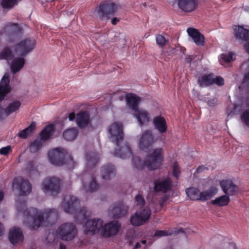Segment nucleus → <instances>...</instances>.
Listing matches in <instances>:
<instances>
[{"label":"nucleus","mask_w":249,"mask_h":249,"mask_svg":"<svg viewBox=\"0 0 249 249\" xmlns=\"http://www.w3.org/2000/svg\"><path fill=\"white\" fill-rule=\"evenodd\" d=\"M57 219V213L55 210H46L44 212L31 208L26 215L24 224L31 229L36 230L40 226L52 225Z\"/></svg>","instance_id":"f257e3e1"},{"label":"nucleus","mask_w":249,"mask_h":249,"mask_svg":"<svg viewBox=\"0 0 249 249\" xmlns=\"http://www.w3.org/2000/svg\"><path fill=\"white\" fill-rule=\"evenodd\" d=\"M107 133L109 140L119 147L114 152L115 155L122 159L130 157L132 152L127 143H123L120 147L124 138L122 124L120 122L112 123L107 127Z\"/></svg>","instance_id":"f03ea898"},{"label":"nucleus","mask_w":249,"mask_h":249,"mask_svg":"<svg viewBox=\"0 0 249 249\" xmlns=\"http://www.w3.org/2000/svg\"><path fill=\"white\" fill-rule=\"evenodd\" d=\"M36 40L34 39L26 38L21 41V45L15 50V56L10 60V69L15 73L19 71L25 64V57L35 47Z\"/></svg>","instance_id":"7ed1b4c3"},{"label":"nucleus","mask_w":249,"mask_h":249,"mask_svg":"<svg viewBox=\"0 0 249 249\" xmlns=\"http://www.w3.org/2000/svg\"><path fill=\"white\" fill-rule=\"evenodd\" d=\"M163 159L162 149L158 148L153 150L144 162H142L139 157H133L132 165L137 169H141L145 166L148 170H154L161 165Z\"/></svg>","instance_id":"20e7f679"},{"label":"nucleus","mask_w":249,"mask_h":249,"mask_svg":"<svg viewBox=\"0 0 249 249\" xmlns=\"http://www.w3.org/2000/svg\"><path fill=\"white\" fill-rule=\"evenodd\" d=\"M79 205V201L74 196H67L65 197L62 203L64 211L67 213L74 212L75 217L78 220H82L87 217L89 212L86 208H82L80 211H76V209Z\"/></svg>","instance_id":"39448f33"},{"label":"nucleus","mask_w":249,"mask_h":249,"mask_svg":"<svg viewBox=\"0 0 249 249\" xmlns=\"http://www.w3.org/2000/svg\"><path fill=\"white\" fill-rule=\"evenodd\" d=\"M65 153L63 149L54 148L49 152V160L52 164L56 166H61L66 163L70 168L73 167L74 162L71 157H69L66 162L64 161V159H66Z\"/></svg>","instance_id":"423d86ee"},{"label":"nucleus","mask_w":249,"mask_h":249,"mask_svg":"<svg viewBox=\"0 0 249 249\" xmlns=\"http://www.w3.org/2000/svg\"><path fill=\"white\" fill-rule=\"evenodd\" d=\"M151 213L148 206L140 208L130 218V223L134 226H140L148 221Z\"/></svg>","instance_id":"0eeeda50"},{"label":"nucleus","mask_w":249,"mask_h":249,"mask_svg":"<svg viewBox=\"0 0 249 249\" xmlns=\"http://www.w3.org/2000/svg\"><path fill=\"white\" fill-rule=\"evenodd\" d=\"M56 234L62 240L70 241L76 236L77 230L73 224L64 223L58 227L56 231Z\"/></svg>","instance_id":"6e6552de"},{"label":"nucleus","mask_w":249,"mask_h":249,"mask_svg":"<svg viewBox=\"0 0 249 249\" xmlns=\"http://www.w3.org/2000/svg\"><path fill=\"white\" fill-rule=\"evenodd\" d=\"M60 180L56 177L48 178L42 184V189L46 194L54 196L59 193L60 189Z\"/></svg>","instance_id":"1a4fd4ad"},{"label":"nucleus","mask_w":249,"mask_h":249,"mask_svg":"<svg viewBox=\"0 0 249 249\" xmlns=\"http://www.w3.org/2000/svg\"><path fill=\"white\" fill-rule=\"evenodd\" d=\"M119 7V5L116 3L108 2L96 8L94 14L96 17L102 19L110 15H113L117 12Z\"/></svg>","instance_id":"9d476101"},{"label":"nucleus","mask_w":249,"mask_h":249,"mask_svg":"<svg viewBox=\"0 0 249 249\" xmlns=\"http://www.w3.org/2000/svg\"><path fill=\"white\" fill-rule=\"evenodd\" d=\"M103 220L99 218L88 220L83 226V231L86 234L92 235L101 232Z\"/></svg>","instance_id":"9b49d317"},{"label":"nucleus","mask_w":249,"mask_h":249,"mask_svg":"<svg viewBox=\"0 0 249 249\" xmlns=\"http://www.w3.org/2000/svg\"><path fill=\"white\" fill-rule=\"evenodd\" d=\"M13 187L14 190L17 191L20 196L28 195L32 189L29 181L22 178H18L14 180Z\"/></svg>","instance_id":"f8f14e48"},{"label":"nucleus","mask_w":249,"mask_h":249,"mask_svg":"<svg viewBox=\"0 0 249 249\" xmlns=\"http://www.w3.org/2000/svg\"><path fill=\"white\" fill-rule=\"evenodd\" d=\"M156 141L152 131L146 130L142 134L139 139V146L140 149L144 150L151 147Z\"/></svg>","instance_id":"ddd939ff"},{"label":"nucleus","mask_w":249,"mask_h":249,"mask_svg":"<svg viewBox=\"0 0 249 249\" xmlns=\"http://www.w3.org/2000/svg\"><path fill=\"white\" fill-rule=\"evenodd\" d=\"M220 185L223 192L229 196L236 195L239 192L238 187L230 179H224L220 182Z\"/></svg>","instance_id":"4468645a"},{"label":"nucleus","mask_w":249,"mask_h":249,"mask_svg":"<svg viewBox=\"0 0 249 249\" xmlns=\"http://www.w3.org/2000/svg\"><path fill=\"white\" fill-rule=\"evenodd\" d=\"M120 224L117 221L111 222L106 224L103 223L101 234L104 237H110L115 235L118 231Z\"/></svg>","instance_id":"2eb2a0df"},{"label":"nucleus","mask_w":249,"mask_h":249,"mask_svg":"<svg viewBox=\"0 0 249 249\" xmlns=\"http://www.w3.org/2000/svg\"><path fill=\"white\" fill-rule=\"evenodd\" d=\"M75 118L77 124L81 128L86 127L89 123V115L87 112H80L76 117L74 112L71 113L69 115L70 121H73Z\"/></svg>","instance_id":"dca6fc26"},{"label":"nucleus","mask_w":249,"mask_h":249,"mask_svg":"<svg viewBox=\"0 0 249 249\" xmlns=\"http://www.w3.org/2000/svg\"><path fill=\"white\" fill-rule=\"evenodd\" d=\"M9 242L13 246H18L23 241V235L20 229L14 227L10 229L9 232Z\"/></svg>","instance_id":"f3484780"},{"label":"nucleus","mask_w":249,"mask_h":249,"mask_svg":"<svg viewBox=\"0 0 249 249\" xmlns=\"http://www.w3.org/2000/svg\"><path fill=\"white\" fill-rule=\"evenodd\" d=\"M134 112V116L141 126L146 125L150 122V116L146 110L138 108Z\"/></svg>","instance_id":"a211bd4d"},{"label":"nucleus","mask_w":249,"mask_h":249,"mask_svg":"<svg viewBox=\"0 0 249 249\" xmlns=\"http://www.w3.org/2000/svg\"><path fill=\"white\" fill-rule=\"evenodd\" d=\"M172 181L170 178L159 179L155 182L154 188L157 192L165 193L171 189Z\"/></svg>","instance_id":"6ab92c4d"},{"label":"nucleus","mask_w":249,"mask_h":249,"mask_svg":"<svg viewBox=\"0 0 249 249\" xmlns=\"http://www.w3.org/2000/svg\"><path fill=\"white\" fill-rule=\"evenodd\" d=\"M21 45V41L12 47H5L0 52V59L10 61L15 56V50Z\"/></svg>","instance_id":"aec40b11"},{"label":"nucleus","mask_w":249,"mask_h":249,"mask_svg":"<svg viewBox=\"0 0 249 249\" xmlns=\"http://www.w3.org/2000/svg\"><path fill=\"white\" fill-rule=\"evenodd\" d=\"M189 36L197 46H203L204 43V36L198 31L193 28L187 29Z\"/></svg>","instance_id":"412c9836"},{"label":"nucleus","mask_w":249,"mask_h":249,"mask_svg":"<svg viewBox=\"0 0 249 249\" xmlns=\"http://www.w3.org/2000/svg\"><path fill=\"white\" fill-rule=\"evenodd\" d=\"M9 83V74L6 73L0 82V101H2L6 94L10 91Z\"/></svg>","instance_id":"4be33fe9"},{"label":"nucleus","mask_w":249,"mask_h":249,"mask_svg":"<svg viewBox=\"0 0 249 249\" xmlns=\"http://www.w3.org/2000/svg\"><path fill=\"white\" fill-rule=\"evenodd\" d=\"M234 35L235 38L242 41H247L249 39V30L242 26H234Z\"/></svg>","instance_id":"5701e85b"},{"label":"nucleus","mask_w":249,"mask_h":249,"mask_svg":"<svg viewBox=\"0 0 249 249\" xmlns=\"http://www.w3.org/2000/svg\"><path fill=\"white\" fill-rule=\"evenodd\" d=\"M178 2L179 7L186 12L194 10L197 5L196 0H176Z\"/></svg>","instance_id":"b1692460"},{"label":"nucleus","mask_w":249,"mask_h":249,"mask_svg":"<svg viewBox=\"0 0 249 249\" xmlns=\"http://www.w3.org/2000/svg\"><path fill=\"white\" fill-rule=\"evenodd\" d=\"M86 179L87 181L83 182L82 190L86 192H92L97 190L99 186L94 178L89 177V175H86Z\"/></svg>","instance_id":"393cba45"},{"label":"nucleus","mask_w":249,"mask_h":249,"mask_svg":"<svg viewBox=\"0 0 249 249\" xmlns=\"http://www.w3.org/2000/svg\"><path fill=\"white\" fill-rule=\"evenodd\" d=\"M125 100L127 106L133 111L138 109V104L141 101L140 98L135 94L129 93L125 95Z\"/></svg>","instance_id":"a878e982"},{"label":"nucleus","mask_w":249,"mask_h":249,"mask_svg":"<svg viewBox=\"0 0 249 249\" xmlns=\"http://www.w3.org/2000/svg\"><path fill=\"white\" fill-rule=\"evenodd\" d=\"M153 124L155 128L158 130L160 133H163L166 131L167 126L166 121L163 117L157 116L153 120Z\"/></svg>","instance_id":"bb28decb"},{"label":"nucleus","mask_w":249,"mask_h":249,"mask_svg":"<svg viewBox=\"0 0 249 249\" xmlns=\"http://www.w3.org/2000/svg\"><path fill=\"white\" fill-rule=\"evenodd\" d=\"M128 207L123 203H120L113 206L112 212L114 216L121 217L124 215L127 212Z\"/></svg>","instance_id":"cd10ccee"},{"label":"nucleus","mask_w":249,"mask_h":249,"mask_svg":"<svg viewBox=\"0 0 249 249\" xmlns=\"http://www.w3.org/2000/svg\"><path fill=\"white\" fill-rule=\"evenodd\" d=\"M101 173L103 178L104 179H109L114 177L115 169L114 167L111 164L106 165L102 168Z\"/></svg>","instance_id":"c85d7f7f"},{"label":"nucleus","mask_w":249,"mask_h":249,"mask_svg":"<svg viewBox=\"0 0 249 249\" xmlns=\"http://www.w3.org/2000/svg\"><path fill=\"white\" fill-rule=\"evenodd\" d=\"M85 159L86 165L89 167H92L97 163L98 157L96 153L89 152L86 154Z\"/></svg>","instance_id":"c756f323"},{"label":"nucleus","mask_w":249,"mask_h":249,"mask_svg":"<svg viewBox=\"0 0 249 249\" xmlns=\"http://www.w3.org/2000/svg\"><path fill=\"white\" fill-rule=\"evenodd\" d=\"M218 188L215 186H212L208 190L200 192L199 199L200 200H206L210 199L213 196L216 194Z\"/></svg>","instance_id":"7c9ffc66"},{"label":"nucleus","mask_w":249,"mask_h":249,"mask_svg":"<svg viewBox=\"0 0 249 249\" xmlns=\"http://www.w3.org/2000/svg\"><path fill=\"white\" fill-rule=\"evenodd\" d=\"M54 130L53 125H49L47 126L41 132L40 139L42 141H46L52 135Z\"/></svg>","instance_id":"2f4dec72"},{"label":"nucleus","mask_w":249,"mask_h":249,"mask_svg":"<svg viewBox=\"0 0 249 249\" xmlns=\"http://www.w3.org/2000/svg\"><path fill=\"white\" fill-rule=\"evenodd\" d=\"M230 200L229 196L225 194V195L216 197L212 201V203L213 205L222 207L228 205Z\"/></svg>","instance_id":"473e14b6"},{"label":"nucleus","mask_w":249,"mask_h":249,"mask_svg":"<svg viewBox=\"0 0 249 249\" xmlns=\"http://www.w3.org/2000/svg\"><path fill=\"white\" fill-rule=\"evenodd\" d=\"M213 81L214 75L213 73L203 75L201 79L198 80L200 85L201 86H208L213 84Z\"/></svg>","instance_id":"72a5a7b5"},{"label":"nucleus","mask_w":249,"mask_h":249,"mask_svg":"<svg viewBox=\"0 0 249 249\" xmlns=\"http://www.w3.org/2000/svg\"><path fill=\"white\" fill-rule=\"evenodd\" d=\"M78 134V130L75 128L68 129L63 133V137L65 140L70 141L75 139Z\"/></svg>","instance_id":"f704fd0d"},{"label":"nucleus","mask_w":249,"mask_h":249,"mask_svg":"<svg viewBox=\"0 0 249 249\" xmlns=\"http://www.w3.org/2000/svg\"><path fill=\"white\" fill-rule=\"evenodd\" d=\"M186 194L188 197L193 200H200V192L197 188L191 187L186 189Z\"/></svg>","instance_id":"c9c22d12"},{"label":"nucleus","mask_w":249,"mask_h":249,"mask_svg":"<svg viewBox=\"0 0 249 249\" xmlns=\"http://www.w3.org/2000/svg\"><path fill=\"white\" fill-rule=\"evenodd\" d=\"M36 125V124L35 122L32 123L29 127L19 133V137L22 138H26L35 130Z\"/></svg>","instance_id":"e433bc0d"},{"label":"nucleus","mask_w":249,"mask_h":249,"mask_svg":"<svg viewBox=\"0 0 249 249\" xmlns=\"http://www.w3.org/2000/svg\"><path fill=\"white\" fill-rule=\"evenodd\" d=\"M235 59V54L232 53H229L228 54H222L220 55L219 61L222 65L224 63H229Z\"/></svg>","instance_id":"4c0bfd02"},{"label":"nucleus","mask_w":249,"mask_h":249,"mask_svg":"<svg viewBox=\"0 0 249 249\" xmlns=\"http://www.w3.org/2000/svg\"><path fill=\"white\" fill-rule=\"evenodd\" d=\"M20 105L21 104L18 101L11 103L5 110L6 116L18 109Z\"/></svg>","instance_id":"58836bf2"},{"label":"nucleus","mask_w":249,"mask_h":249,"mask_svg":"<svg viewBox=\"0 0 249 249\" xmlns=\"http://www.w3.org/2000/svg\"><path fill=\"white\" fill-rule=\"evenodd\" d=\"M42 145V141L39 139H36L30 146L29 149L31 152H37Z\"/></svg>","instance_id":"ea45409f"},{"label":"nucleus","mask_w":249,"mask_h":249,"mask_svg":"<svg viewBox=\"0 0 249 249\" xmlns=\"http://www.w3.org/2000/svg\"><path fill=\"white\" fill-rule=\"evenodd\" d=\"M18 3V0H1V5L4 9H10Z\"/></svg>","instance_id":"a19ab883"},{"label":"nucleus","mask_w":249,"mask_h":249,"mask_svg":"<svg viewBox=\"0 0 249 249\" xmlns=\"http://www.w3.org/2000/svg\"><path fill=\"white\" fill-rule=\"evenodd\" d=\"M156 41L157 45L160 47H163L168 44V40L161 35H157L156 36Z\"/></svg>","instance_id":"79ce46f5"},{"label":"nucleus","mask_w":249,"mask_h":249,"mask_svg":"<svg viewBox=\"0 0 249 249\" xmlns=\"http://www.w3.org/2000/svg\"><path fill=\"white\" fill-rule=\"evenodd\" d=\"M18 29V25L17 24L8 23L5 27L6 32H16Z\"/></svg>","instance_id":"37998d69"},{"label":"nucleus","mask_w":249,"mask_h":249,"mask_svg":"<svg viewBox=\"0 0 249 249\" xmlns=\"http://www.w3.org/2000/svg\"><path fill=\"white\" fill-rule=\"evenodd\" d=\"M144 204L143 198L140 195L136 196L135 199V205L137 206H140V208L143 207Z\"/></svg>","instance_id":"c03bdc74"},{"label":"nucleus","mask_w":249,"mask_h":249,"mask_svg":"<svg viewBox=\"0 0 249 249\" xmlns=\"http://www.w3.org/2000/svg\"><path fill=\"white\" fill-rule=\"evenodd\" d=\"M242 121L248 126H249V110L245 111L241 116Z\"/></svg>","instance_id":"a18cd8bd"},{"label":"nucleus","mask_w":249,"mask_h":249,"mask_svg":"<svg viewBox=\"0 0 249 249\" xmlns=\"http://www.w3.org/2000/svg\"><path fill=\"white\" fill-rule=\"evenodd\" d=\"M213 84H215L218 86H222L224 84L223 78L219 76L214 77Z\"/></svg>","instance_id":"49530a36"},{"label":"nucleus","mask_w":249,"mask_h":249,"mask_svg":"<svg viewBox=\"0 0 249 249\" xmlns=\"http://www.w3.org/2000/svg\"><path fill=\"white\" fill-rule=\"evenodd\" d=\"M171 233L165 231H156L154 234L155 236L160 237L164 236H166L170 234Z\"/></svg>","instance_id":"de8ad7c7"},{"label":"nucleus","mask_w":249,"mask_h":249,"mask_svg":"<svg viewBox=\"0 0 249 249\" xmlns=\"http://www.w3.org/2000/svg\"><path fill=\"white\" fill-rule=\"evenodd\" d=\"M179 174L180 171L178 165L177 163H175L173 167V174L176 178H178L179 175Z\"/></svg>","instance_id":"09e8293b"},{"label":"nucleus","mask_w":249,"mask_h":249,"mask_svg":"<svg viewBox=\"0 0 249 249\" xmlns=\"http://www.w3.org/2000/svg\"><path fill=\"white\" fill-rule=\"evenodd\" d=\"M11 148L9 146L4 147L0 149V154L1 155H6L10 151Z\"/></svg>","instance_id":"8fccbe9b"},{"label":"nucleus","mask_w":249,"mask_h":249,"mask_svg":"<svg viewBox=\"0 0 249 249\" xmlns=\"http://www.w3.org/2000/svg\"><path fill=\"white\" fill-rule=\"evenodd\" d=\"M207 104L210 107H214L217 104V100L215 98H212L207 101Z\"/></svg>","instance_id":"3c124183"},{"label":"nucleus","mask_w":249,"mask_h":249,"mask_svg":"<svg viewBox=\"0 0 249 249\" xmlns=\"http://www.w3.org/2000/svg\"><path fill=\"white\" fill-rule=\"evenodd\" d=\"M246 64L247 65H249V60L247 61ZM243 84H248L249 82V72L246 74L243 80Z\"/></svg>","instance_id":"603ef678"},{"label":"nucleus","mask_w":249,"mask_h":249,"mask_svg":"<svg viewBox=\"0 0 249 249\" xmlns=\"http://www.w3.org/2000/svg\"><path fill=\"white\" fill-rule=\"evenodd\" d=\"M17 209L18 211H21V209H20V207L22 208H24V207H25V205L24 204V203H22L21 204V205L19 204V202H17Z\"/></svg>","instance_id":"864d4df0"},{"label":"nucleus","mask_w":249,"mask_h":249,"mask_svg":"<svg viewBox=\"0 0 249 249\" xmlns=\"http://www.w3.org/2000/svg\"><path fill=\"white\" fill-rule=\"evenodd\" d=\"M206 169V167L204 166H200L196 170V172L197 173L201 172Z\"/></svg>","instance_id":"5fc2aeb1"},{"label":"nucleus","mask_w":249,"mask_h":249,"mask_svg":"<svg viewBox=\"0 0 249 249\" xmlns=\"http://www.w3.org/2000/svg\"><path fill=\"white\" fill-rule=\"evenodd\" d=\"M120 19L117 18H113L112 19H111V23L113 24V25H116L119 21Z\"/></svg>","instance_id":"6e6d98bb"},{"label":"nucleus","mask_w":249,"mask_h":249,"mask_svg":"<svg viewBox=\"0 0 249 249\" xmlns=\"http://www.w3.org/2000/svg\"><path fill=\"white\" fill-rule=\"evenodd\" d=\"M244 48L246 51L249 53V42H246L244 45Z\"/></svg>","instance_id":"4d7b16f0"},{"label":"nucleus","mask_w":249,"mask_h":249,"mask_svg":"<svg viewBox=\"0 0 249 249\" xmlns=\"http://www.w3.org/2000/svg\"><path fill=\"white\" fill-rule=\"evenodd\" d=\"M4 232V229L2 225L0 223V236H1L3 234Z\"/></svg>","instance_id":"13d9d810"},{"label":"nucleus","mask_w":249,"mask_h":249,"mask_svg":"<svg viewBox=\"0 0 249 249\" xmlns=\"http://www.w3.org/2000/svg\"><path fill=\"white\" fill-rule=\"evenodd\" d=\"M4 194L3 192L0 191V201L3 199Z\"/></svg>","instance_id":"bf43d9fd"},{"label":"nucleus","mask_w":249,"mask_h":249,"mask_svg":"<svg viewBox=\"0 0 249 249\" xmlns=\"http://www.w3.org/2000/svg\"><path fill=\"white\" fill-rule=\"evenodd\" d=\"M140 246V243H137L135 245V248L138 249V248H139Z\"/></svg>","instance_id":"052dcab7"},{"label":"nucleus","mask_w":249,"mask_h":249,"mask_svg":"<svg viewBox=\"0 0 249 249\" xmlns=\"http://www.w3.org/2000/svg\"><path fill=\"white\" fill-rule=\"evenodd\" d=\"M192 60H192V57H190L189 58V59L187 60V62L191 63L192 61Z\"/></svg>","instance_id":"680f3d73"},{"label":"nucleus","mask_w":249,"mask_h":249,"mask_svg":"<svg viewBox=\"0 0 249 249\" xmlns=\"http://www.w3.org/2000/svg\"><path fill=\"white\" fill-rule=\"evenodd\" d=\"M60 249H66L65 247L63 246H60Z\"/></svg>","instance_id":"e2e57ef3"},{"label":"nucleus","mask_w":249,"mask_h":249,"mask_svg":"<svg viewBox=\"0 0 249 249\" xmlns=\"http://www.w3.org/2000/svg\"><path fill=\"white\" fill-rule=\"evenodd\" d=\"M145 243H146V240H142V244H145Z\"/></svg>","instance_id":"0e129e2a"},{"label":"nucleus","mask_w":249,"mask_h":249,"mask_svg":"<svg viewBox=\"0 0 249 249\" xmlns=\"http://www.w3.org/2000/svg\"><path fill=\"white\" fill-rule=\"evenodd\" d=\"M2 111H3L1 107H0V113H2Z\"/></svg>","instance_id":"69168bd1"}]
</instances>
